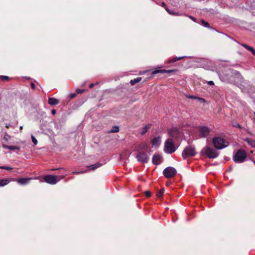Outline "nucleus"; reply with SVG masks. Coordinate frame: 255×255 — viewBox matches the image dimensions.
Returning <instances> with one entry per match:
<instances>
[{
    "instance_id": "nucleus-38",
    "label": "nucleus",
    "mask_w": 255,
    "mask_h": 255,
    "mask_svg": "<svg viewBox=\"0 0 255 255\" xmlns=\"http://www.w3.org/2000/svg\"><path fill=\"white\" fill-rule=\"evenodd\" d=\"M76 96V94H71L70 95V97H71V98H73L74 97H75Z\"/></svg>"
},
{
    "instance_id": "nucleus-36",
    "label": "nucleus",
    "mask_w": 255,
    "mask_h": 255,
    "mask_svg": "<svg viewBox=\"0 0 255 255\" xmlns=\"http://www.w3.org/2000/svg\"><path fill=\"white\" fill-rule=\"evenodd\" d=\"M208 84L209 85H213L214 84L213 81H208Z\"/></svg>"
},
{
    "instance_id": "nucleus-17",
    "label": "nucleus",
    "mask_w": 255,
    "mask_h": 255,
    "mask_svg": "<svg viewBox=\"0 0 255 255\" xmlns=\"http://www.w3.org/2000/svg\"><path fill=\"white\" fill-rule=\"evenodd\" d=\"M3 147L5 149H8L10 150H19V147L16 146H9L7 145H3Z\"/></svg>"
},
{
    "instance_id": "nucleus-23",
    "label": "nucleus",
    "mask_w": 255,
    "mask_h": 255,
    "mask_svg": "<svg viewBox=\"0 0 255 255\" xmlns=\"http://www.w3.org/2000/svg\"><path fill=\"white\" fill-rule=\"evenodd\" d=\"M184 58V56H182V57H175V58L172 59V60H169V63H171V62H175L178 60H181L183 58Z\"/></svg>"
},
{
    "instance_id": "nucleus-19",
    "label": "nucleus",
    "mask_w": 255,
    "mask_h": 255,
    "mask_svg": "<svg viewBox=\"0 0 255 255\" xmlns=\"http://www.w3.org/2000/svg\"><path fill=\"white\" fill-rule=\"evenodd\" d=\"M10 181L8 179H2L0 180V187H3L9 183Z\"/></svg>"
},
{
    "instance_id": "nucleus-43",
    "label": "nucleus",
    "mask_w": 255,
    "mask_h": 255,
    "mask_svg": "<svg viewBox=\"0 0 255 255\" xmlns=\"http://www.w3.org/2000/svg\"><path fill=\"white\" fill-rule=\"evenodd\" d=\"M254 115H255V113H254Z\"/></svg>"
},
{
    "instance_id": "nucleus-21",
    "label": "nucleus",
    "mask_w": 255,
    "mask_h": 255,
    "mask_svg": "<svg viewBox=\"0 0 255 255\" xmlns=\"http://www.w3.org/2000/svg\"><path fill=\"white\" fill-rule=\"evenodd\" d=\"M101 165H102L101 164H100L99 163H97L95 164H93L90 166H89L88 168H89L90 169H92L93 170H95V169H97V168L100 167Z\"/></svg>"
},
{
    "instance_id": "nucleus-27",
    "label": "nucleus",
    "mask_w": 255,
    "mask_h": 255,
    "mask_svg": "<svg viewBox=\"0 0 255 255\" xmlns=\"http://www.w3.org/2000/svg\"><path fill=\"white\" fill-rule=\"evenodd\" d=\"M201 23L202 24L206 27H209V24L208 23V22L205 21V20H201Z\"/></svg>"
},
{
    "instance_id": "nucleus-31",
    "label": "nucleus",
    "mask_w": 255,
    "mask_h": 255,
    "mask_svg": "<svg viewBox=\"0 0 255 255\" xmlns=\"http://www.w3.org/2000/svg\"><path fill=\"white\" fill-rule=\"evenodd\" d=\"M145 195L146 197H149L151 196V193L148 191H146L144 192Z\"/></svg>"
},
{
    "instance_id": "nucleus-3",
    "label": "nucleus",
    "mask_w": 255,
    "mask_h": 255,
    "mask_svg": "<svg viewBox=\"0 0 255 255\" xmlns=\"http://www.w3.org/2000/svg\"><path fill=\"white\" fill-rule=\"evenodd\" d=\"M201 153L206 154L210 158H215L218 155L216 150L209 146H206L203 148L201 151Z\"/></svg>"
},
{
    "instance_id": "nucleus-14",
    "label": "nucleus",
    "mask_w": 255,
    "mask_h": 255,
    "mask_svg": "<svg viewBox=\"0 0 255 255\" xmlns=\"http://www.w3.org/2000/svg\"><path fill=\"white\" fill-rule=\"evenodd\" d=\"M59 103V101L56 99L49 98L48 99V104L50 105H56Z\"/></svg>"
},
{
    "instance_id": "nucleus-34",
    "label": "nucleus",
    "mask_w": 255,
    "mask_h": 255,
    "mask_svg": "<svg viewBox=\"0 0 255 255\" xmlns=\"http://www.w3.org/2000/svg\"><path fill=\"white\" fill-rule=\"evenodd\" d=\"M84 90H81V89H77L76 90L77 93H78V94L82 93L84 92Z\"/></svg>"
},
{
    "instance_id": "nucleus-30",
    "label": "nucleus",
    "mask_w": 255,
    "mask_h": 255,
    "mask_svg": "<svg viewBox=\"0 0 255 255\" xmlns=\"http://www.w3.org/2000/svg\"><path fill=\"white\" fill-rule=\"evenodd\" d=\"M0 169H6V170H10V169H12V168L11 167L5 166H0Z\"/></svg>"
},
{
    "instance_id": "nucleus-41",
    "label": "nucleus",
    "mask_w": 255,
    "mask_h": 255,
    "mask_svg": "<svg viewBox=\"0 0 255 255\" xmlns=\"http://www.w3.org/2000/svg\"><path fill=\"white\" fill-rule=\"evenodd\" d=\"M51 113H52V114L53 115H54V114H55V113H56V111H55V110H53L52 111Z\"/></svg>"
},
{
    "instance_id": "nucleus-10",
    "label": "nucleus",
    "mask_w": 255,
    "mask_h": 255,
    "mask_svg": "<svg viewBox=\"0 0 255 255\" xmlns=\"http://www.w3.org/2000/svg\"><path fill=\"white\" fill-rule=\"evenodd\" d=\"M161 156L159 154H154L152 157V163L154 164L158 165L161 162Z\"/></svg>"
},
{
    "instance_id": "nucleus-13",
    "label": "nucleus",
    "mask_w": 255,
    "mask_h": 255,
    "mask_svg": "<svg viewBox=\"0 0 255 255\" xmlns=\"http://www.w3.org/2000/svg\"><path fill=\"white\" fill-rule=\"evenodd\" d=\"M245 141H246L249 145L251 146L252 147L255 148V140L253 139L249 138H247L244 139Z\"/></svg>"
},
{
    "instance_id": "nucleus-26",
    "label": "nucleus",
    "mask_w": 255,
    "mask_h": 255,
    "mask_svg": "<svg viewBox=\"0 0 255 255\" xmlns=\"http://www.w3.org/2000/svg\"><path fill=\"white\" fill-rule=\"evenodd\" d=\"M164 189H162L159 192H158L157 194V196L158 198H161L162 197L163 193H164Z\"/></svg>"
},
{
    "instance_id": "nucleus-35",
    "label": "nucleus",
    "mask_w": 255,
    "mask_h": 255,
    "mask_svg": "<svg viewBox=\"0 0 255 255\" xmlns=\"http://www.w3.org/2000/svg\"><path fill=\"white\" fill-rule=\"evenodd\" d=\"M1 78L2 79H3V80H7V79H8V77L6 76H2L1 77Z\"/></svg>"
},
{
    "instance_id": "nucleus-4",
    "label": "nucleus",
    "mask_w": 255,
    "mask_h": 255,
    "mask_svg": "<svg viewBox=\"0 0 255 255\" xmlns=\"http://www.w3.org/2000/svg\"><path fill=\"white\" fill-rule=\"evenodd\" d=\"M176 148L174 143L171 139H168L164 143V151L165 153L171 154L176 150Z\"/></svg>"
},
{
    "instance_id": "nucleus-11",
    "label": "nucleus",
    "mask_w": 255,
    "mask_h": 255,
    "mask_svg": "<svg viewBox=\"0 0 255 255\" xmlns=\"http://www.w3.org/2000/svg\"><path fill=\"white\" fill-rule=\"evenodd\" d=\"M152 144L154 146H159L161 143V139L160 137H156L153 138L151 141Z\"/></svg>"
},
{
    "instance_id": "nucleus-16",
    "label": "nucleus",
    "mask_w": 255,
    "mask_h": 255,
    "mask_svg": "<svg viewBox=\"0 0 255 255\" xmlns=\"http://www.w3.org/2000/svg\"><path fill=\"white\" fill-rule=\"evenodd\" d=\"M165 10L168 12V13L170 14L173 15H182V14L179 13V12H174V11L170 10L168 9L167 7H165Z\"/></svg>"
},
{
    "instance_id": "nucleus-32",
    "label": "nucleus",
    "mask_w": 255,
    "mask_h": 255,
    "mask_svg": "<svg viewBox=\"0 0 255 255\" xmlns=\"http://www.w3.org/2000/svg\"><path fill=\"white\" fill-rule=\"evenodd\" d=\"M87 171H74L73 172V174H80L84 173L86 172Z\"/></svg>"
},
{
    "instance_id": "nucleus-40",
    "label": "nucleus",
    "mask_w": 255,
    "mask_h": 255,
    "mask_svg": "<svg viewBox=\"0 0 255 255\" xmlns=\"http://www.w3.org/2000/svg\"><path fill=\"white\" fill-rule=\"evenodd\" d=\"M162 5L163 7H164L165 8V7H166V4H165V2H163L162 3Z\"/></svg>"
},
{
    "instance_id": "nucleus-18",
    "label": "nucleus",
    "mask_w": 255,
    "mask_h": 255,
    "mask_svg": "<svg viewBox=\"0 0 255 255\" xmlns=\"http://www.w3.org/2000/svg\"><path fill=\"white\" fill-rule=\"evenodd\" d=\"M150 127H151L150 124H148V125H147L145 126H144L141 130V135H144L147 131L148 129H149L150 128Z\"/></svg>"
},
{
    "instance_id": "nucleus-42",
    "label": "nucleus",
    "mask_w": 255,
    "mask_h": 255,
    "mask_svg": "<svg viewBox=\"0 0 255 255\" xmlns=\"http://www.w3.org/2000/svg\"><path fill=\"white\" fill-rule=\"evenodd\" d=\"M22 128H23V126H20V129L21 130V129H22Z\"/></svg>"
},
{
    "instance_id": "nucleus-37",
    "label": "nucleus",
    "mask_w": 255,
    "mask_h": 255,
    "mask_svg": "<svg viewBox=\"0 0 255 255\" xmlns=\"http://www.w3.org/2000/svg\"><path fill=\"white\" fill-rule=\"evenodd\" d=\"M31 87L32 89H35V85H34V84L33 83H31Z\"/></svg>"
},
{
    "instance_id": "nucleus-5",
    "label": "nucleus",
    "mask_w": 255,
    "mask_h": 255,
    "mask_svg": "<svg viewBox=\"0 0 255 255\" xmlns=\"http://www.w3.org/2000/svg\"><path fill=\"white\" fill-rule=\"evenodd\" d=\"M246 157V152L244 150L239 149L234 156L233 159L236 163H242L245 160Z\"/></svg>"
},
{
    "instance_id": "nucleus-39",
    "label": "nucleus",
    "mask_w": 255,
    "mask_h": 255,
    "mask_svg": "<svg viewBox=\"0 0 255 255\" xmlns=\"http://www.w3.org/2000/svg\"><path fill=\"white\" fill-rule=\"evenodd\" d=\"M95 84H91L90 85H89V87L90 88H92L94 86Z\"/></svg>"
},
{
    "instance_id": "nucleus-20",
    "label": "nucleus",
    "mask_w": 255,
    "mask_h": 255,
    "mask_svg": "<svg viewBox=\"0 0 255 255\" xmlns=\"http://www.w3.org/2000/svg\"><path fill=\"white\" fill-rule=\"evenodd\" d=\"M141 80V77H137L135 79H134L133 80H131L130 81V83L131 85H134L135 84L140 82Z\"/></svg>"
},
{
    "instance_id": "nucleus-33",
    "label": "nucleus",
    "mask_w": 255,
    "mask_h": 255,
    "mask_svg": "<svg viewBox=\"0 0 255 255\" xmlns=\"http://www.w3.org/2000/svg\"><path fill=\"white\" fill-rule=\"evenodd\" d=\"M188 17H189V18H190L191 20H192L193 21H194V22H197V21H196V19L194 17H193V16H191V15H189V16H188Z\"/></svg>"
},
{
    "instance_id": "nucleus-24",
    "label": "nucleus",
    "mask_w": 255,
    "mask_h": 255,
    "mask_svg": "<svg viewBox=\"0 0 255 255\" xmlns=\"http://www.w3.org/2000/svg\"><path fill=\"white\" fill-rule=\"evenodd\" d=\"M119 131V128L118 126H114L110 131V132H117Z\"/></svg>"
},
{
    "instance_id": "nucleus-15",
    "label": "nucleus",
    "mask_w": 255,
    "mask_h": 255,
    "mask_svg": "<svg viewBox=\"0 0 255 255\" xmlns=\"http://www.w3.org/2000/svg\"><path fill=\"white\" fill-rule=\"evenodd\" d=\"M174 70H155L152 72L153 74H155L159 73H171L173 72Z\"/></svg>"
},
{
    "instance_id": "nucleus-25",
    "label": "nucleus",
    "mask_w": 255,
    "mask_h": 255,
    "mask_svg": "<svg viewBox=\"0 0 255 255\" xmlns=\"http://www.w3.org/2000/svg\"><path fill=\"white\" fill-rule=\"evenodd\" d=\"M189 98H190V99H198L200 101L203 102V103H205V99H203V98H197L196 97H194V96H190L188 97Z\"/></svg>"
},
{
    "instance_id": "nucleus-7",
    "label": "nucleus",
    "mask_w": 255,
    "mask_h": 255,
    "mask_svg": "<svg viewBox=\"0 0 255 255\" xmlns=\"http://www.w3.org/2000/svg\"><path fill=\"white\" fill-rule=\"evenodd\" d=\"M177 171L174 167L169 166L163 171V174L166 178H172L176 174Z\"/></svg>"
},
{
    "instance_id": "nucleus-29",
    "label": "nucleus",
    "mask_w": 255,
    "mask_h": 255,
    "mask_svg": "<svg viewBox=\"0 0 255 255\" xmlns=\"http://www.w3.org/2000/svg\"><path fill=\"white\" fill-rule=\"evenodd\" d=\"M31 139H32V142H33V143L35 145H36L37 144V139L32 135H31Z\"/></svg>"
},
{
    "instance_id": "nucleus-8",
    "label": "nucleus",
    "mask_w": 255,
    "mask_h": 255,
    "mask_svg": "<svg viewBox=\"0 0 255 255\" xmlns=\"http://www.w3.org/2000/svg\"><path fill=\"white\" fill-rule=\"evenodd\" d=\"M211 131V129L207 126H203L199 127V132L201 137H207Z\"/></svg>"
},
{
    "instance_id": "nucleus-6",
    "label": "nucleus",
    "mask_w": 255,
    "mask_h": 255,
    "mask_svg": "<svg viewBox=\"0 0 255 255\" xmlns=\"http://www.w3.org/2000/svg\"><path fill=\"white\" fill-rule=\"evenodd\" d=\"M196 152L194 147L191 146L186 147L182 153V156L184 159L189 157L194 156L196 155Z\"/></svg>"
},
{
    "instance_id": "nucleus-28",
    "label": "nucleus",
    "mask_w": 255,
    "mask_h": 255,
    "mask_svg": "<svg viewBox=\"0 0 255 255\" xmlns=\"http://www.w3.org/2000/svg\"><path fill=\"white\" fill-rule=\"evenodd\" d=\"M140 146H141L140 147L141 149H145L148 148V145L146 143H142Z\"/></svg>"
},
{
    "instance_id": "nucleus-22",
    "label": "nucleus",
    "mask_w": 255,
    "mask_h": 255,
    "mask_svg": "<svg viewBox=\"0 0 255 255\" xmlns=\"http://www.w3.org/2000/svg\"><path fill=\"white\" fill-rule=\"evenodd\" d=\"M243 46L246 48L247 49H248V50L251 51L252 52V53L255 55V50L251 47L249 46V45H246L245 44H243Z\"/></svg>"
},
{
    "instance_id": "nucleus-1",
    "label": "nucleus",
    "mask_w": 255,
    "mask_h": 255,
    "mask_svg": "<svg viewBox=\"0 0 255 255\" xmlns=\"http://www.w3.org/2000/svg\"><path fill=\"white\" fill-rule=\"evenodd\" d=\"M214 147L218 149H222L229 145V142L225 139L220 137H215L213 139Z\"/></svg>"
},
{
    "instance_id": "nucleus-12",
    "label": "nucleus",
    "mask_w": 255,
    "mask_h": 255,
    "mask_svg": "<svg viewBox=\"0 0 255 255\" xmlns=\"http://www.w3.org/2000/svg\"><path fill=\"white\" fill-rule=\"evenodd\" d=\"M31 178H19L17 179V182L20 185H25L29 183Z\"/></svg>"
},
{
    "instance_id": "nucleus-2",
    "label": "nucleus",
    "mask_w": 255,
    "mask_h": 255,
    "mask_svg": "<svg viewBox=\"0 0 255 255\" xmlns=\"http://www.w3.org/2000/svg\"><path fill=\"white\" fill-rule=\"evenodd\" d=\"M65 175L55 176L52 175H48L45 176L44 180L45 182L50 184H55L60 180L65 177Z\"/></svg>"
},
{
    "instance_id": "nucleus-9",
    "label": "nucleus",
    "mask_w": 255,
    "mask_h": 255,
    "mask_svg": "<svg viewBox=\"0 0 255 255\" xmlns=\"http://www.w3.org/2000/svg\"><path fill=\"white\" fill-rule=\"evenodd\" d=\"M137 160L141 163H147L149 159L147 154L144 152H140L136 156Z\"/></svg>"
}]
</instances>
